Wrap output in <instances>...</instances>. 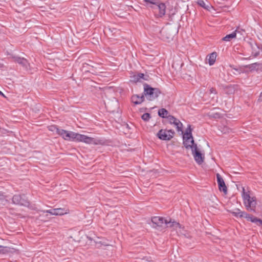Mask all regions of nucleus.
<instances>
[{
  "instance_id": "nucleus-1",
  "label": "nucleus",
  "mask_w": 262,
  "mask_h": 262,
  "mask_svg": "<svg viewBox=\"0 0 262 262\" xmlns=\"http://www.w3.org/2000/svg\"><path fill=\"white\" fill-rule=\"evenodd\" d=\"M59 135L64 140L70 141L81 142L86 144L94 145H103L104 144V141L103 140L88 137L84 135L63 129H61Z\"/></svg>"
},
{
  "instance_id": "nucleus-2",
  "label": "nucleus",
  "mask_w": 262,
  "mask_h": 262,
  "mask_svg": "<svg viewBox=\"0 0 262 262\" xmlns=\"http://www.w3.org/2000/svg\"><path fill=\"white\" fill-rule=\"evenodd\" d=\"M242 197L243 199L244 204L246 209L248 211L255 213L256 206L257 205L256 197L250 196L249 191L246 192L244 188H243Z\"/></svg>"
},
{
  "instance_id": "nucleus-3",
  "label": "nucleus",
  "mask_w": 262,
  "mask_h": 262,
  "mask_svg": "<svg viewBox=\"0 0 262 262\" xmlns=\"http://www.w3.org/2000/svg\"><path fill=\"white\" fill-rule=\"evenodd\" d=\"M144 91L143 95L149 101H152L157 98L162 93L161 91L159 88H152L150 85L146 83L143 84Z\"/></svg>"
},
{
  "instance_id": "nucleus-4",
  "label": "nucleus",
  "mask_w": 262,
  "mask_h": 262,
  "mask_svg": "<svg viewBox=\"0 0 262 262\" xmlns=\"http://www.w3.org/2000/svg\"><path fill=\"white\" fill-rule=\"evenodd\" d=\"M166 219L161 216H153L151 219L152 227L161 231L165 229V221Z\"/></svg>"
},
{
  "instance_id": "nucleus-5",
  "label": "nucleus",
  "mask_w": 262,
  "mask_h": 262,
  "mask_svg": "<svg viewBox=\"0 0 262 262\" xmlns=\"http://www.w3.org/2000/svg\"><path fill=\"white\" fill-rule=\"evenodd\" d=\"M14 204L28 207L30 202L25 194H15L12 199Z\"/></svg>"
},
{
  "instance_id": "nucleus-6",
  "label": "nucleus",
  "mask_w": 262,
  "mask_h": 262,
  "mask_svg": "<svg viewBox=\"0 0 262 262\" xmlns=\"http://www.w3.org/2000/svg\"><path fill=\"white\" fill-rule=\"evenodd\" d=\"M8 55L10 56V58L13 59V61L16 63H17L24 69H28L30 67V63L28 60L24 57H21L18 56L14 55L12 54L8 53Z\"/></svg>"
},
{
  "instance_id": "nucleus-7",
  "label": "nucleus",
  "mask_w": 262,
  "mask_h": 262,
  "mask_svg": "<svg viewBox=\"0 0 262 262\" xmlns=\"http://www.w3.org/2000/svg\"><path fill=\"white\" fill-rule=\"evenodd\" d=\"M150 7L152 9H158L159 13L158 15L160 17H162L165 14L166 5L165 3L161 2L159 0L156 2V4H155L154 6H151Z\"/></svg>"
},
{
  "instance_id": "nucleus-8",
  "label": "nucleus",
  "mask_w": 262,
  "mask_h": 262,
  "mask_svg": "<svg viewBox=\"0 0 262 262\" xmlns=\"http://www.w3.org/2000/svg\"><path fill=\"white\" fill-rule=\"evenodd\" d=\"M192 151V154L196 162L199 164H201L204 160V156L201 153V151L196 147Z\"/></svg>"
},
{
  "instance_id": "nucleus-9",
  "label": "nucleus",
  "mask_w": 262,
  "mask_h": 262,
  "mask_svg": "<svg viewBox=\"0 0 262 262\" xmlns=\"http://www.w3.org/2000/svg\"><path fill=\"white\" fill-rule=\"evenodd\" d=\"M216 181L218 184L219 190L224 192L225 194L227 193L228 189L224 179L219 173H217Z\"/></svg>"
},
{
  "instance_id": "nucleus-10",
  "label": "nucleus",
  "mask_w": 262,
  "mask_h": 262,
  "mask_svg": "<svg viewBox=\"0 0 262 262\" xmlns=\"http://www.w3.org/2000/svg\"><path fill=\"white\" fill-rule=\"evenodd\" d=\"M157 137L161 140L170 141L172 138V135L168 134L166 129H161L156 135Z\"/></svg>"
},
{
  "instance_id": "nucleus-11",
  "label": "nucleus",
  "mask_w": 262,
  "mask_h": 262,
  "mask_svg": "<svg viewBox=\"0 0 262 262\" xmlns=\"http://www.w3.org/2000/svg\"><path fill=\"white\" fill-rule=\"evenodd\" d=\"M183 144L187 149H191L192 150L195 147L198 148L197 144L194 142L193 136L189 140H186V141L185 140H183Z\"/></svg>"
},
{
  "instance_id": "nucleus-12",
  "label": "nucleus",
  "mask_w": 262,
  "mask_h": 262,
  "mask_svg": "<svg viewBox=\"0 0 262 262\" xmlns=\"http://www.w3.org/2000/svg\"><path fill=\"white\" fill-rule=\"evenodd\" d=\"M145 101V97L143 94L140 96L138 94H134L131 97V101L135 105L141 104Z\"/></svg>"
},
{
  "instance_id": "nucleus-13",
  "label": "nucleus",
  "mask_w": 262,
  "mask_h": 262,
  "mask_svg": "<svg viewBox=\"0 0 262 262\" xmlns=\"http://www.w3.org/2000/svg\"><path fill=\"white\" fill-rule=\"evenodd\" d=\"M46 212L55 215H62L67 213V210L64 208H61L48 210Z\"/></svg>"
},
{
  "instance_id": "nucleus-14",
  "label": "nucleus",
  "mask_w": 262,
  "mask_h": 262,
  "mask_svg": "<svg viewBox=\"0 0 262 262\" xmlns=\"http://www.w3.org/2000/svg\"><path fill=\"white\" fill-rule=\"evenodd\" d=\"M192 128H191V125L190 124H188L185 133L183 136V140H189L190 138H191L192 136Z\"/></svg>"
},
{
  "instance_id": "nucleus-15",
  "label": "nucleus",
  "mask_w": 262,
  "mask_h": 262,
  "mask_svg": "<svg viewBox=\"0 0 262 262\" xmlns=\"http://www.w3.org/2000/svg\"><path fill=\"white\" fill-rule=\"evenodd\" d=\"M239 27H237L235 31L232 33L226 35L224 37L222 38V40L226 41H230L232 39L236 37V33H241V31L238 30Z\"/></svg>"
},
{
  "instance_id": "nucleus-16",
  "label": "nucleus",
  "mask_w": 262,
  "mask_h": 262,
  "mask_svg": "<svg viewBox=\"0 0 262 262\" xmlns=\"http://www.w3.org/2000/svg\"><path fill=\"white\" fill-rule=\"evenodd\" d=\"M216 56L217 53L215 52H213L207 56L206 59L208 60V63L210 66L214 64L216 60Z\"/></svg>"
},
{
  "instance_id": "nucleus-17",
  "label": "nucleus",
  "mask_w": 262,
  "mask_h": 262,
  "mask_svg": "<svg viewBox=\"0 0 262 262\" xmlns=\"http://www.w3.org/2000/svg\"><path fill=\"white\" fill-rule=\"evenodd\" d=\"M239 85L237 84L228 85L227 90L225 93L228 95L233 94L238 89Z\"/></svg>"
},
{
  "instance_id": "nucleus-18",
  "label": "nucleus",
  "mask_w": 262,
  "mask_h": 262,
  "mask_svg": "<svg viewBox=\"0 0 262 262\" xmlns=\"http://www.w3.org/2000/svg\"><path fill=\"white\" fill-rule=\"evenodd\" d=\"M247 68H248L251 71L256 70V71H261L262 69V63L255 62L248 66H246Z\"/></svg>"
},
{
  "instance_id": "nucleus-19",
  "label": "nucleus",
  "mask_w": 262,
  "mask_h": 262,
  "mask_svg": "<svg viewBox=\"0 0 262 262\" xmlns=\"http://www.w3.org/2000/svg\"><path fill=\"white\" fill-rule=\"evenodd\" d=\"M256 216H254V215L249 214L247 213L245 211H242L241 214H240V218H245L247 219L248 221H250L251 222L253 223V220L255 218Z\"/></svg>"
},
{
  "instance_id": "nucleus-20",
  "label": "nucleus",
  "mask_w": 262,
  "mask_h": 262,
  "mask_svg": "<svg viewBox=\"0 0 262 262\" xmlns=\"http://www.w3.org/2000/svg\"><path fill=\"white\" fill-rule=\"evenodd\" d=\"M165 229L166 228L168 227H177L180 225V224L179 223H177L175 221H172L171 219H169V220H166V221L165 222Z\"/></svg>"
},
{
  "instance_id": "nucleus-21",
  "label": "nucleus",
  "mask_w": 262,
  "mask_h": 262,
  "mask_svg": "<svg viewBox=\"0 0 262 262\" xmlns=\"http://www.w3.org/2000/svg\"><path fill=\"white\" fill-rule=\"evenodd\" d=\"M158 115L162 118H166L169 114L168 111L166 108H161L158 112Z\"/></svg>"
},
{
  "instance_id": "nucleus-22",
  "label": "nucleus",
  "mask_w": 262,
  "mask_h": 262,
  "mask_svg": "<svg viewBox=\"0 0 262 262\" xmlns=\"http://www.w3.org/2000/svg\"><path fill=\"white\" fill-rule=\"evenodd\" d=\"M208 116L211 118L219 119L222 117V115L220 113L209 112Z\"/></svg>"
},
{
  "instance_id": "nucleus-23",
  "label": "nucleus",
  "mask_w": 262,
  "mask_h": 262,
  "mask_svg": "<svg viewBox=\"0 0 262 262\" xmlns=\"http://www.w3.org/2000/svg\"><path fill=\"white\" fill-rule=\"evenodd\" d=\"M172 124L176 126L178 132L182 130L183 124L179 120L177 119V121H175Z\"/></svg>"
},
{
  "instance_id": "nucleus-24",
  "label": "nucleus",
  "mask_w": 262,
  "mask_h": 262,
  "mask_svg": "<svg viewBox=\"0 0 262 262\" xmlns=\"http://www.w3.org/2000/svg\"><path fill=\"white\" fill-rule=\"evenodd\" d=\"M49 129L50 130V131H52V132H54V131H56V133L58 134V135H59L60 133V130L61 129H60L58 126L56 125H51L49 127Z\"/></svg>"
},
{
  "instance_id": "nucleus-25",
  "label": "nucleus",
  "mask_w": 262,
  "mask_h": 262,
  "mask_svg": "<svg viewBox=\"0 0 262 262\" xmlns=\"http://www.w3.org/2000/svg\"><path fill=\"white\" fill-rule=\"evenodd\" d=\"M85 66H83L84 68H86L88 70L87 72H90L92 74H95V71L94 69V67L93 66H91L88 63H85Z\"/></svg>"
},
{
  "instance_id": "nucleus-26",
  "label": "nucleus",
  "mask_w": 262,
  "mask_h": 262,
  "mask_svg": "<svg viewBox=\"0 0 262 262\" xmlns=\"http://www.w3.org/2000/svg\"><path fill=\"white\" fill-rule=\"evenodd\" d=\"M151 117V115L148 113H144L141 116L142 119L145 122L148 121Z\"/></svg>"
},
{
  "instance_id": "nucleus-27",
  "label": "nucleus",
  "mask_w": 262,
  "mask_h": 262,
  "mask_svg": "<svg viewBox=\"0 0 262 262\" xmlns=\"http://www.w3.org/2000/svg\"><path fill=\"white\" fill-rule=\"evenodd\" d=\"M166 118L168 119L169 122L171 124H172L175 121H177V119L171 115H168Z\"/></svg>"
},
{
  "instance_id": "nucleus-28",
  "label": "nucleus",
  "mask_w": 262,
  "mask_h": 262,
  "mask_svg": "<svg viewBox=\"0 0 262 262\" xmlns=\"http://www.w3.org/2000/svg\"><path fill=\"white\" fill-rule=\"evenodd\" d=\"M198 4L199 6H201L202 7H203L207 10H208L209 8V6H206L205 3L203 0H198Z\"/></svg>"
},
{
  "instance_id": "nucleus-29",
  "label": "nucleus",
  "mask_w": 262,
  "mask_h": 262,
  "mask_svg": "<svg viewBox=\"0 0 262 262\" xmlns=\"http://www.w3.org/2000/svg\"><path fill=\"white\" fill-rule=\"evenodd\" d=\"M4 202H7V200L6 199V196L4 194V193L3 192H0V202H2L5 205V203H4Z\"/></svg>"
},
{
  "instance_id": "nucleus-30",
  "label": "nucleus",
  "mask_w": 262,
  "mask_h": 262,
  "mask_svg": "<svg viewBox=\"0 0 262 262\" xmlns=\"http://www.w3.org/2000/svg\"><path fill=\"white\" fill-rule=\"evenodd\" d=\"M253 223H255L257 226H260L262 227V220L257 217L253 220Z\"/></svg>"
},
{
  "instance_id": "nucleus-31",
  "label": "nucleus",
  "mask_w": 262,
  "mask_h": 262,
  "mask_svg": "<svg viewBox=\"0 0 262 262\" xmlns=\"http://www.w3.org/2000/svg\"><path fill=\"white\" fill-rule=\"evenodd\" d=\"M132 79L131 81L136 83L140 81L139 77H138V74H135L133 76L131 77Z\"/></svg>"
},
{
  "instance_id": "nucleus-32",
  "label": "nucleus",
  "mask_w": 262,
  "mask_h": 262,
  "mask_svg": "<svg viewBox=\"0 0 262 262\" xmlns=\"http://www.w3.org/2000/svg\"><path fill=\"white\" fill-rule=\"evenodd\" d=\"M94 242L96 244V246H97V248H100L102 245H105L102 241L99 240V238H97V240L95 241Z\"/></svg>"
},
{
  "instance_id": "nucleus-33",
  "label": "nucleus",
  "mask_w": 262,
  "mask_h": 262,
  "mask_svg": "<svg viewBox=\"0 0 262 262\" xmlns=\"http://www.w3.org/2000/svg\"><path fill=\"white\" fill-rule=\"evenodd\" d=\"M158 0H143V1L147 4H150L154 6L155 4H156V2Z\"/></svg>"
},
{
  "instance_id": "nucleus-34",
  "label": "nucleus",
  "mask_w": 262,
  "mask_h": 262,
  "mask_svg": "<svg viewBox=\"0 0 262 262\" xmlns=\"http://www.w3.org/2000/svg\"><path fill=\"white\" fill-rule=\"evenodd\" d=\"M242 211L238 212H231V214L236 217H240V214H241Z\"/></svg>"
},
{
  "instance_id": "nucleus-35",
  "label": "nucleus",
  "mask_w": 262,
  "mask_h": 262,
  "mask_svg": "<svg viewBox=\"0 0 262 262\" xmlns=\"http://www.w3.org/2000/svg\"><path fill=\"white\" fill-rule=\"evenodd\" d=\"M5 248H6V247L0 245V254H5L6 253Z\"/></svg>"
},
{
  "instance_id": "nucleus-36",
  "label": "nucleus",
  "mask_w": 262,
  "mask_h": 262,
  "mask_svg": "<svg viewBox=\"0 0 262 262\" xmlns=\"http://www.w3.org/2000/svg\"><path fill=\"white\" fill-rule=\"evenodd\" d=\"M166 132H167L168 134H170V135H172V138L173 137L175 134V132L173 129H170L166 130Z\"/></svg>"
},
{
  "instance_id": "nucleus-37",
  "label": "nucleus",
  "mask_w": 262,
  "mask_h": 262,
  "mask_svg": "<svg viewBox=\"0 0 262 262\" xmlns=\"http://www.w3.org/2000/svg\"><path fill=\"white\" fill-rule=\"evenodd\" d=\"M209 92H210V94L213 93L214 94H217V93L216 89L215 88H211L209 89Z\"/></svg>"
},
{
  "instance_id": "nucleus-38",
  "label": "nucleus",
  "mask_w": 262,
  "mask_h": 262,
  "mask_svg": "<svg viewBox=\"0 0 262 262\" xmlns=\"http://www.w3.org/2000/svg\"><path fill=\"white\" fill-rule=\"evenodd\" d=\"M220 86L225 91V92H226V91H227V88H228V85H225V84H221L220 85Z\"/></svg>"
},
{
  "instance_id": "nucleus-39",
  "label": "nucleus",
  "mask_w": 262,
  "mask_h": 262,
  "mask_svg": "<svg viewBox=\"0 0 262 262\" xmlns=\"http://www.w3.org/2000/svg\"><path fill=\"white\" fill-rule=\"evenodd\" d=\"M220 86L225 91V92H226V91H227V88H228V85H225V84H221L220 85Z\"/></svg>"
},
{
  "instance_id": "nucleus-40",
  "label": "nucleus",
  "mask_w": 262,
  "mask_h": 262,
  "mask_svg": "<svg viewBox=\"0 0 262 262\" xmlns=\"http://www.w3.org/2000/svg\"><path fill=\"white\" fill-rule=\"evenodd\" d=\"M138 77H139L140 80L141 79H143L145 75L143 73H138Z\"/></svg>"
},
{
  "instance_id": "nucleus-41",
  "label": "nucleus",
  "mask_w": 262,
  "mask_h": 262,
  "mask_svg": "<svg viewBox=\"0 0 262 262\" xmlns=\"http://www.w3.org/2000/svg\"><path fill=\"white\" fill-rule=\"evenodd\" d=\"M241 210L238 208H235L234 211H230V213L231 212H238L239 211H241Z\"/></svg>"
},
{
  "instance_id": "nucleus-42",
  "label": "nucleus",
  "mask_w": 262,
  "mask_h": 262,
  "mask_svg": "<svg viewBox=\"0 0 262 262\" xmlns=\"http://www.w3.org/2000/svg\"><path fill=\"white\" fill-rule=\"evenodd\" d=\"M258 100L259 101H262V92L260 93V94L259 95V98H258Z\"/></svg>"
},
{
  "instance_id": "nucleus-43",
  "label": "nucleus",
  "mask_w": 262,
  "mask_h": 262,
  "mask_svg": "<svg viewBox=\"0 0 262 262\" xmlns=\"http://www.w3.org/2000/svg\"><path fill=\"white\" fill-rule=\"evenodd\" d=\"M149 76H148V75H145V76H144V78H143V80H148V79H149Z\"/></svg>"
},
{
  "instance_id": "nucleus-44",
  "label": "nucleus",
  "mask_w": 262,
  "mask_h": 262,
  "mask_svg": "<svg viewBox=\"0 0 262 262\" xmlns=\"http://www.w3.org/2000/svg\"><path fill=\"white\" fill-rule=\"evenodd\" d=\"M252 54H253L254 57H256L259 55V52H255V53L252 52Z\"/></svg>"
},
{
  "instance_id": "nucleus-45",
  "label": "nucleus",
  "mask_w": 262,
  "mask_h": 262,
  "mask_svg": "<svg viewBox=\"0 0 262 262\" xmlns=\"http://www.w3.org/2000/svg\"><path fill=\"white\" fill-rule=\"evenodd\" d=\"M147 110V108H146V107H143V108H141L140 109V111L141 112H144V111H145V110Z\"/></svg>"
},
{
  "instance_id": "nucleus-46",
  "label": "nucleus",
  "mask_w": 262,
  "mask_h": 262,
  "mask_svg": "<svg viewBox=\"0 0 262 262\" xmlns=\"http://www.w3.org/2000/svg\"><path fill=\"white\" fill-rule=\"evenodd\" d=\"M5 67V66L4 64H3V63L0 62V69H3Z\"/></svg>"
},
{
  "instance_id": "nucleus-47",
  "label": "nucleus",
  "mask_w": 262,
  "mask_h": 262,
  "mask_svg": "<svg viewBox=\"0 0 262 262\" xmlns=\"http://www.w3.org/2000/svg\"><path fill=\"white\" fill-rule=\"evenodd\" d=\"M0 95H1L2 96H3L4 98H6V96H5V95L2 91H0Z\"/></svg>"
},
{
  "instance_id": "nucleus-48",
  "label": "nucleus",
  "mask_w": 262,
  "mask_h": 262,
  "mask_svg": "<svg viewBox=\"0 0 262 262\" xmlns=\"http://www.w3.org/2000/svg\"><path fill=\"white\" fill-rule=\"evenodd\" d=\"M165 32V30L164 29H162L161 31V32L164 33Z\"/></svg>"
}]
</instances>
